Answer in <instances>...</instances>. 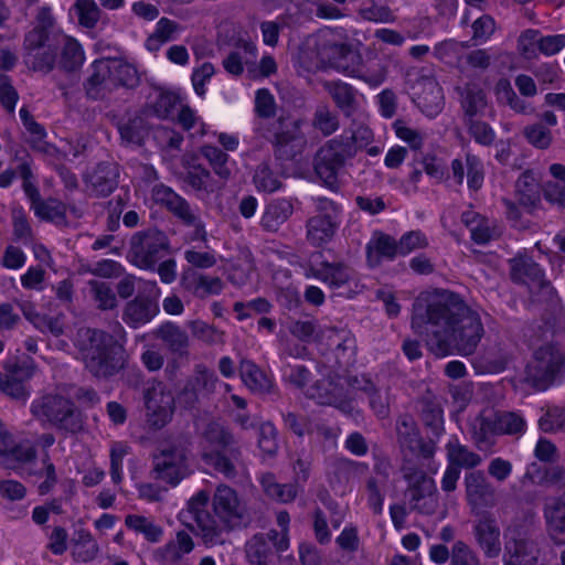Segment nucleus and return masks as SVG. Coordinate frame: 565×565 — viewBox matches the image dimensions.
<instances>
[{"label": "nucleus", "mask_w": 565, "mask_h": 565, "mask_svg": "<svg viewBox=\"0 0 565 565\" xmlns=\"http://www.w3.org/2000/svg\"><path fill=\"white\" fill-rule=\"evenodd\" d=\"M292 213L294 204L291 200L285 198L274 199L266 204L263 211L260 226L266 232L275 233L289 220Z\"/></svg>", "instance_id": "393cba45"}, {"label": "nucleus", "mask_w": 565, "mask_h": 565, "mask_svg": "<svg viewBox=\"0 0 565 565\" xmlns=\"http://www.w3.org/2000/svg\"><path fill=\"white\" fill-rule=\"evenodd\" d=\"M359 14L363 20L374 23H392L396 19L390 7L374 0L364 2L359 9Z\"/></svg>", "instance_id": "13d9d810"}, {"label": "nucleus", "mask_w": 565, "mask_h": 565, "mask_svg": "<svg viewBox=\"0 0 565 565\" xmlns=\"http://www.w3.org/2000/svg\"><path fill=\"white\" fill-rule=\"evenodd\" d=\"M146 290L147 295H138L124 306L121 319L129 328L138 329L149 323L160 311V288L157 282L148 281Z\"/></svg>", "instance_id": "2eb2a0df"}, {"label": "nucleus", "mask_w": 565, "mask_h": 565, "mask_svg": "<svg viewBox=\"0 0 565 565\" xmlns=\"http://www.w3.org/2000/svg\"><path fill=\"white\" fill-rule=\"evenodd\" d=\"M239 375L249 391L257 394L269 393L271 381L253 361L244 359L239 364Z\"/></svg>", "instance_id": "473e14b6"}, {"label": "nucleus", "mask_w": 565, "mask_h": 565, "mask_svg": "<svg viewBox=\"0 0 565 565\" xmlns=\"http://www.w3.org/2000/svg\"><path fill=\"white\" fill-rule=\"evenodd\" d=\"M450 565H481L478 554L463 541L452 544Z\"/></svg>", "instance_id": "774afa93"}, {"label": "nucleus", "mask_w": 565, "mask_h": 565, "mask_svg": "<svg viewBox=\"0 0 565 565\" xmlns=\"http://www.w3.org/2000/svg\"><path fill=\"white\" fill-rule=\"evenodd\" d=\"M279 533L270 530L266 535H254L245 546L246 558L249 565H265L273 563V545L277 542Z\"/></svg>", "instance_id": "5701e85b"}, {"label": "nucleus", "mask_w": 565, "mask_h": 565, "mask_svg": "<svg viewBox=\"0 0 565 565\" xmlns=\"http://www.w3.org/2000/svg\"><path fill=\"white\" fill-rule=\"evenodd\" d=\"M75 348L87 372L97 380H109L126 365L124 343L104 330L79 329Z\"/></svg>", "instance_id": "7ed1b4c3"}, {"label": "nucleus", "mask_w": 565, "mask_h": 565, "mask_svg": "<svg viewBox=\"0 0 565 565\" xmlns=\"http://www.w3.org/2000/svg\"><path fill=\"white\" fill-rule=\"evenodd\" d=\"M119 172L115 164L103 162L84 177L89 193L95 196H108L118 185Z\"/></svg>", "instance_id": "412c9836"}, {"label": "nucleus", "mask_w": 565, "mask_h": 565, "mask_svg": "<svg viewBox=\"0 0 565 565\" xmlns=\"http://www.w3.org/2000/svg\"><path fill=\"white\" fill-rule=\"evenodd\" d=\"M466 499L471 511L478 514L481 510L497 504V490L480 470L465 476Z\"/></svg>", "instance_id": "a211bd4d"}, {"label": "nucleus", "mask_w": 565, "mask_h": 565, "mask_svg": "<svg viewBox=\"0 0 565 565\" xmlns=\"http://www.w3.org/2000/svg\"><path fill=\"white\" fill-rule=\"evenodd\" d=\"M477 545L487 558H495L501 554V530L491 514H484L473 525Z\"/></svg>", "instance_id": "6ab92c4d"}, {"label": "nucleus", "mask_w": 565, "mask_h": 565, "mask_svg": "<svg viewBox=\"0 0 565 565\" xmlns=\"http://www.w3.org/2000/svg\"><path fill=\"white\" fill-rule=\"evenodd\" d=\"M179 103L178 94L169 90H158L154 98L148 102L145 113L160 119H167L172 115Z\"/></svg>", "instance_id": "ea45409f"}, {"label": "nucleus", "mask_w": 565, "mask_h": 565, "mask_svg": "<svg viewBox=\"0 0 565 565\" xmlns=\"http://www.w3.org/2000/svg\"><path fill=\"white\" fill-rule=\"evenodd\" d=\"M90 291L100 310H111L117 307V298L110 286L104 281L92 280Z\"/></svg>", "instance_id": "338daca9"}, {"label": "nucleus", "mask_w": 565, "mask_h": 565, "mask_svg": "<svg viewBox=\"0 0 565 565\" xmlns=\"http://www.w3.org/2000/svg\"><path fill=\"white\" fill-rule=\"evenodd\" d=\"M457 92L461 97L465 121L483 113L487 106L486 93L478 85L467 84L463 87H458Z\"/></svg>", "instance_id": "72a5a7b5"}, {"label": "nucleus", "mask_w": 565, "mask_h": 565, "mask_svg": "<svg viewBox=\"0 0 565 565\" xmlns=\"http://www.w3.org/2000/svg\"><path fill=\"white\" fill-rule=\"evenodd\" d=\"M153 335L161 340L172 353L180 356L188 354L189 337L178 324L164 322L153 331Z\"/></svg>", "instance_id": "c85d7f7f"}, {"label": "nucleus", "mask_w": 565, "mask_h": 565, "mask_svg": "<svg viewBox=\"0 0 565 565\" xmlns=\"http://www.w3.org/2000/svg\"><path fill=\"white\" fill-rule=\"evenodd\" d=\"M307 277H313L332 289H339L355 279L354 269L343 262H321L319 266L310 264Z\"/></svg>", "instance_id": "aec40b11"}, {"label": "nucleus", "mask_w": 565, "mask_h": 565, "mask_svg": "<svg viewBox=\"0 0 565 565\" xmlns=\"http://www.w3.org/2000/svg\"><path fill=\"white\" fill-rule=\"evenodd\" d=\"M200 151L218 177L222 179L230 177L231 170L226 166L228 156L225 152L212 145L202 146Z\"/></svg>", "instance_id": "e2e57ef3"}, {"label": "nucleus", "mask_w": 565, "mask_h": 565, "mask_svg": "<svg viewBox=\"0 0 565 565\" xmlns=\"http://www.w3.org/2000/svg\"><path fill=\"white\" fill-rule=\"evenodd\" d=\"M537 425L546 434L565 433V406H548Z\"/></svg>", "instance_id": "864d4df0"}, {"label": "nucleus", "mask_w": 565, "mask_h": 565, "mask_svg": "<svg viewBox=\"0 0 565 565\" xmlns=\"http://www.w3.org/2000/svg\"><path fill=\"white\" fill-rule=\"evenodd\" d=\"M19 172L22 179V189L30 201V207L34 215L42 221L52 222L56 225H66L67 205L54 198L42 199L39 189L32 182L33 173L28 160H22L19 163Z\"/></svg>", "instance_id": "9b49d317"}, {"label": "nucleus", "mask_w": 565, "mask_h": 565, "mask_svg": "<svg viewBox=\"0 0 565 565\" xmlns=\"http://www.w3.org/2000/svg\"><path fill=\"white\" fill-rule=\"evenodd\" d=\"M260 484L265 493L281 503L294 501L298 494V486L295 483H278L271 472H266L260 477Z\"/></svg>", "instance_id": "58836bf2"}, {"label": "nucleus", "mask_w": 565, "mask_h": 565, "mask_svg": "<svg viewBox=\"0 0 565 565\" xmlns=\"http://www.w3.org/2000/svg\"><path fill=\"white\" fill-rule=\"evenodd\" d=\"M31 414L58 430L75 434L83 428L81 412L75 404L61 394L47 393L31 403Z\"/></svg>", "instance_id": "0eeeda50"}, {"label": "nucleus", "mask_w": 565, "mask_h": 565, "mask_svg": "<svg viewBox=\"0 0 565 565\" xmlns=\"http://www.w3.org/2000/svg\"><path fill=\"white\" fill-rule=\"evenodd\" d=\"M397 256H399L397 241L388 234L375 232L366 245L369 265L376 267L383 260H393Z\"/></svg>", "instance_id": "b1692460"}, {"label": "nucleus", "mask_w": 565, "mask_h": 565, "mask_svg": "<svg viewBox=\"0 0 565 565\" xmlns=\"http://www.w3.org/2000/svg\"><path fill=\"white\" fill-rule=\"evenodd\" d=\"M153 477L171 486H177L189 476L186 449L180 441L162 445L153 455Z\"/></svg>", "instance_id": "f8f14e48"}, {"label": "nucleus", "mask_w": 565, "mask_h": 565, "mask_svg": "<svg viewBox=\"0 0 565 565\" xmlns=\"http://www.w3.org/2000/svg\"><path fill=\"white\" fill-rule=\"evenodd\" d=\"M199 298H205L210 295H218L223 289V282L218 277L206 275L195 276L186 286Z\"/></svg>", "instance_id": "680f3d73"}, {"label": "nucleus", "mask_w": 565, "mask_h": 565, "mask_svg": "<svg viewBox=\"0 0 565 565\" xmlns=\"http://www.w3.org/2000/svg\"><path fill=\"white\" fill-rule=\"evenodd\" d=\"M257 57V47L250 41H239L235 49L223 60L225 71L232 75H241L244 64L254 63Z\"/></svg>", "instance_id": "2f4dec72"}, {"label": "nucleus", "mask_w": 565, "mask_h": 565, "mask_svg": "<svg viewBox=\"0 0 565 565\" xmlns=\"http://www.w3.org/2000/svg\"><path fill=\"white\" fill-rule=\"evenodd\" d=\"M125 525L129 530L138 534H142L147 541L152 543L159 542L163 534L161 526L157 525L150 519L138 514L127 515L125 519Z\"/></svg>", "instance_id": "49530a36"}, {"label": "nucleus", "mask_w": 565, "mask_h": 565, "mask_svg": "<svg viewBox=\"0 0 565 565\" xmlns=\"http://www.w3.org/2000/svg\"><path fill=\"white\" fill-rule=\"evenodd\" d=\"M495 94L500 103L510 106L515 113L527 115L534 111L533 107L519 97L505 79L499 81L495 86Z\"/></svg>", "instance_id": "09e8293b"}, {"label": "nucleus", "mask_w": 565, "mask_h": 565, "mask_svg": "<svg viewBox=\"0 0 565 565\" xmlns=\"http://www.w3.org/2000/svg\"><path fill=\"white\" fill-rule=\"evenodd\" d=\"M312 126L327 137L335 132L339 129L340 124L335 113H333L328 106L320 105L315 110Z\"/></svg>", "instance_id": "bf43d9fd"}, {"label": "nucleus", "mask_w": 565, "mask_h": 565, "mask_svg": "<svg viewBox=\"0 0 565 565\" xmlns=\"http://www.w3.org/2000/svg\"><path fill=\"white\" fill-rule=\"evenodd\" d=\"M0 391L12 399L25 402L30 396V390L21 380L14 379L7 372L0 373Z\"/></svg>", "instance_id": "0e129e2a"}, {"label": "nucleus", "mask_w": 565, "mask_h": 565, "mask_svg": "<svg viewBox=\"0 0 565 565\" xmlns=\"http://www.w3.org/2000/svg\"><path fill=\"white\" fill-rule=\"evenodd\" d=\"M22 51L23 63L30 71L49 74L57 64L56 34L49 38L36 32L24 34Z\"/></svg>", "instance_id": "ddd939ff"}, {"label": "nucleus", "mask_w": 565, "mask_h": 565, "mask_svg": "<svg viewBox=\"0 0 565 565\" xmlns=\"http://www.w3.org/2000/svg\"><path fill=\"white\" fill-rule=\"evenodd\" d=\"M540 175L533 169L523 171L514 184V194L518 203L529 212L541 204Z\"/></svg>", "instance_id": "4be33fe9"}, {"label": "nucleus", "mask_w": 565, "mask_h": 565, "mask_svg": "<svg viewBox=\"0 0 565 565\" xmlns=\"http://www.w3.org/2000/svg\"><path fill=\"white\" fill-rule=\"evenodd\" d=\"M326 88L342 114L351 117L358 108L356 90L340 81L328 83Z\"/></svg>", "instance_id": "f704fd0d"}, {"label": "nucleus", "mask_w": 565, "mask_h": 565, "mask_svg": "<svg viewBox=\"0 0 565 565\" xmlns=\"http://www.w3.org/2000/svg\"><path fill=\"white\" fill-rule=\"evenodd\" d=\"M351 143L345 135H341L327 141L316 154L315 171L331 190L338 188L339 171L344 167L348 159L354 157V149Z\"/></svg>", "instance_id": "9d476101"}, {"label": "nucleus", "mask_w": 565, "mask_h": 565, "mask_svg": "<svg viewBox=\"0 0 565 565\" xmlns=\"http://www.w3.org/2000/svg\"><path fill=\"white\" fill-rule=\"evenodd\" d=\"M462 223L469 228L471 239L479 245L489 243L494 237L491 222L475 211H466L461 215Z\"/></svg>", "instance_id": "c9c22d12"}, {"label": "nucleus", "mask_w": 565, "mask_h": 565, "mask_svg": "<svg viewBox=\"0 0 565 565\" xmlns=\"http://www.w3.org/2000/svg\"><path fill=\"white\" fill-rule=\"evenodd\" d=\"M497 428L495 412L490 415L481 413L470 424L472 439L479 446L497 436Z\"/></svg>", "instance_id": "de8ad7c7"}, {"label": "nucleus", "mask_w": 565, "mask_h": 565, "mask_svg": "<svg viewBox=\"0 0 565 565\" xmlns=\"http://www.w3.org/2000/svg\"><path fill=\"white\" fill-rule=\"evenodd\" d=\"M510 276L516 284H524L531 290L537 288L546 296H553L554 289L545 279L543 269L527 256H516L510 260Z\"/></svg>", "instance_id": "f3484780"}, {"label": "nucleus", "mask_w": 565, "mask_h": 565, "mask_svg": "<svg viewBox=\"0 0 565 565\" xmlns=\"http://www.w3.org/2000/svg\"><path fill=\"white\" fill-rule=\"evenodd\" d=\"M446 451L449 465L456 466L459 470L460 468L472 469L482 461L480 455L461 445L457 438H452L447 443Z\"/></svg>", "instance_id": "e433bc0d"}, {"label": "nucleus", "mask_w": 565, "mask_h": 565, "mask_svg": "<svg viewBox=\"0 0 565 565\" xmlns=\"http://www.w3.org/2000/svg\"><path fill=\"white\" fill-rule=\"evenodd\" d=\"M544 516L553 537L565 534V493L545 504Z\"/></svg>", "instance_id": "79ce46f5"}, {"label": "nucleus", "mask_w": 565, "mask_h": 565, "mask_svg": "<svg viewBox=\"0 0 565 565\" xmlns=\"http://www.w3.org/2000/svg\"><path fill=\"white\" fill-rule=\"evenodd\" d=\"M56 53L60 54V60H57L60 66L67 72L79 68L85 60L78 41L64 33H56Z\"/></svg>", "instance_id": "a878e982"}, {"label": "nucleus", "mask_w": 565, "mask_h": 565, "mask_svg": "<svg viewBox=\"0 0 565 565\" xmlns=\"http://www.w3.org/2000/svg\"><path fill=\"white\" fill-rule=\"evenodd\" d=\"M524 138L536 149H547L552 141V131L543 122L529 125L523 130Z\"/></svg>", "instance_id": "69168bd1"}, {"label": "nucleus", "mask_w": 565, "mask_h": 565, "mask_svg": "<svg viewBox=\"0 0 565 565\" xmlns=\"http://www.w3.org/2000/svg\"><path fill=\"white\" fill-rule=\"evenodd\" d=\"M145 422L149 429L160 430L173 417L175 402L173 394L160 382L143 390Z\"/></svg>", "instance_id": "4468645a"}, {"label": "nucleus", "mask_w": 565, "mask_h": 565, "mask_svg": "<svg viewBox=\"0 0 565 565\" xmlns=\"http://www.w3.org/2000/svg\"><path fill=\"white\" fill-rule=\"evenodd\" d=\"M308 45L315 51L321 65L333 67L372 86H377L384 81L382 71L372 75L364 71L362 56L352 50V46L348 43V34L342 28L319 30L308 42Z\"/></svg>", "instance_id": "20e7f679"}, {"label": "nucleus", "mask_w": 565, "mask_h": 565, "mask_svg": "<svg viewBox=\"0 0 565 565\" xmlns=\"http://www.w3.org/2000/svg\"><path fill=\"white\" fill-rule=\"evenodd\" d=\"M118 131L121 142L126 146H142L148 136V127L141 117H134L119 124Z\"/></svg>", "instance_id": "c03bdc74"}, {"label": "nucleus", "mask_w": 565, "mask_h": 565, "mask_svg": "<svg viewBox=\"0 0 565 565\" xmlns=\"http://www.w3.org/2000/svg\"><path fill=\"white\" fill-rule=\"evenodd\" d=\"M72 10L77 17L78 24L85 29H94L102 15L95 0H75Z\"/></svg>", "instance_id": "8fccbe9b"}, {"label": "nucleus", "mask_w": 565, "mask_h": 565, "mask_svg": "<svg viewBox=\"0 0 565 565\" xmlns=\"http://www.w3.org/2000/svg\"><path fill=\"white\" fill-rule=\"evenodd\" d=\"M75 535L74 558L82 563L95 559L99 553V546L93 535L84 529L76 531Z\"/></svg>", "instance_id": "a18cd8bd"}, {"label": "nucleus", "mask_w": 565, "mask_h": 565, "mask_svg": "<svg viewBox=\"0 0 565 565\" xmlns=\"http://www.w3.org/2000/svg\"><path fill=\"white\" fill-rule=\"evenodd\" d=\"M333 475L339 482H348L355 476H362L369 470L364 462L351 460L349 458H335L332 462Z\"/></svg>", "instance_id": "4d7b16f0"}, {"label": "nucleus", "mask_w": 565, "mask_h": 565, "mask_svg": "<svg viewBox=\"0 0 565 565\" xmlns=\"http://www.w3.org/2000/svg\"><path fill=\"white\" fill-rule=\"evenodd\" d=\"M92 70L93 72L85 83L86 94L92 99L104 98L107 93L113 90L107 61H95Z\"/></svg>", "instance_id": "cd10ccee"}, {"label": "nucleus", "mask_w": 565, "mask_h": 565, "mask_svg": "<svg viewBox=\"0 0 565 565\" xmlns=\"http://www.w3.org/2000/svg\"><path fill=\"white\" fill-rule=\"evenodd\" d=\"M109 75L113 82V89L117 86L134 88L139 84V75L137 68L122 61H107Z\"/></svg>", "instance_id": "a19ab883"}, {"label": "nucleus", "mask_w": 565, "mask_h": 565, "mask_svg": "<svg viewBox=\"0 0 565 565\" xmlns=\"http://www.w3.org/2000/svg\"><path fill=\"white\" fill-rule=\"evenodd\" d=\"M353 387L364 393L369 405L377 418H386L390 415V402L386 393L381 392L377 386L367 377L354 379Z\"/></svg>", "instance_id": "c756f323"}, {"label": "nucleus", "mask_w": 565, "mask_h": 565, "mask_svg": "<svg viewBox=\"0 0 565 565\" xmlns=\"http://www.w3.org/2000/svg\"><path fill=\"white\" fill-rule=\"evenodd\" d=\"M212 507L214 515L202 514L200 519L202 543L207 547L224 544L226 535L243 523L246 513L237 492L226 484L216 488Z\"/></svg>", "instance_id": "39448f33"}, {"label": "nucleus", "mask_w": 565, "mask_h": 565, "mask_svg": "<svg viewBox=\"0 0 565 565\" xmlns=\"http://www.w3.org/2000/svg\"><path fill=\"white\" fill-rule=\"evenodd\" d=\"M289 332L303 343H310L319 339L320 327L316 319H297L289 323Z\"/></svg>", "instance_id": "052dcab7"}, {"label": "nucleus", "mask_w": 565, "mask_h": 565, "mask_svg": "<svg viewBox=\"0 0 565 565\" xmlns=\"http://www.w3.org/2000/svg\"><path fill=\"white\" fill-rule=\"evenodd\" d=\"M25 472L29 477L41 480L38 484V492L40 495L50 493L58 482L56 468L47 451L42 454L40 462L35 459L31 465L26 466Z\"/></svg>", "instance_id": "bb28decb"}, {"label": "nucleus", "mask_w": 565, "mask_h": 565, "mask_svg": "<svg viewBox=\"0 0 565 565\" xmlns=\"http://www.w3.org/2000/svg\"><path fill=\"white\" fill-rule=\"evenodd\" d=\"M209 502V494L204 491L198 492L188 504L186 514L193 521V524H189L190 530L202 540V524L200 522L202 514H211L206 511V504Z\"/></svg>", "instance_id": "6e6d98bb"}, {"label": "nucleus", "mask_w": 565, "mask_h": 565, "mask_svg": "<svg viewBox=\"0 0 565 565\" xmlns=\"http://www.w3.org/2000/svg\"><path fill=\"white\" fill-rule=\"evenodd\" d=\"M209 449L203 461L227 479H234L245 469L243 452L234 434L217 420H210L200 433Z\"/></svg>", "instance_id": "423d86ee"}, {"label": "nucleus", "mask_w": 565, "mask_h": 565, "mask_svg": "<svg viewBox=\"0 0 565 565\" xmlns=\"http://www.w3.org/2000/svg\"><path fill=\"white\" fill-rule=\"evenodd\" d=\"M183 225L193 227L191 241H205L206 232L198 212L189 202L180 196L169 210Z\"/></svg>", "instance_id": "7c9ffc66"}, {"label": "nucleus", "mask_w": 565, "mask_h": 565, "mask_svg": "<svg viewBox=\"0 0 565 565\" xmlns=\"http://www.w3.org/2000/svg\"><path fill=\"white\" fill-rule=\"evenodd\" d=\"M565 374V350L558 344L539 347L526 366V381L536 390L544 391Z\"/></svg>", "instance_id": "6e6552de"}, {"label": "nucleus", "mask_w": 565, "mask_h": 565, "mask_svg": "<svg viewBox=\"0 0 565 565\" xmlns=\"http://www.w3.org/2000/svg\"><path fill=\"white\" fill-rule=\"evenodd\" d=\"M497 417V434L508 435L520 438L526 431V420L516 412L498 411Z\"/></svg>", "instance_id": "37998d69"}, {"label": "nucleus", "mask_w": 565, "mask_h": 565, "mask_svg": "<svg viewBox=\"0 0 565 565\" xmlns=\"http://www.w3.org/2000/svg\"><path fill=\"white\" fill-rule=\"evenodd\" d=\"M217 383L218 379L213 370L203 364H198L181 391L180 399L188 407H193L202 398H209L213 395Z\"/></svg>", "instance_id": "dca6fc26"}, {"label": "nucleus", "mask_w": 565, "mask_h": 565, "mask_svg": "<svg viewBox=\"0 0 565 565\" xmlns=\"http://www.w3.org/2000/svg\"><path fill=\"white\" fill-rule=\"evenodd\" d=\"M285 426L290 429L295 435L302 437L310 435L315 430L321 435L328 436L329 429L322 425L313 423L306 416H298L295 413H286L282 415Z\"/></svg>", "instance_id": "3c124183"}, {"label": "nucleus", "mask_w": 565, "mask_h": 565, "mask_svg": "<svg viewBox=\"0 0 565 565\" xmlns=\"http://www.w3.org/2000/svg\"><path fill=\"white\" fill-rule=\"evenodd\" d=\"M411 328L436 358L476 352L484 335L480 315L449 289L422 291L412 306Z\"/></svg>", "instance_id": "f257e3e1"}, {"label": "nucleus", "mask_w": 565, "mask_h": 565, "mask_svg": "<svg viewBox=\"0 0 565 565\" xmlns=\"http://www.w3.org/2000/svg\"><path fill=\"white\" fill-rule=\"evenodd\" d=\"M335 227V220L330 218L329 215L312 216L307 222L308 241L316 246H320L332 238Z\"/></svg>", "instance_id": "4c0bfd02"}, {"label": "nucleus", "mask_w": 565, "mask_h": 565, "mask_svg": "<svg viewBox=\"0 0 565 565\" xmlns=\"http://www.w3.org/2000/svg\"><path fill=\"white\" fill-rule=\"evenodd\" d=\"M128 257L140 269L154 270L169 252L170 242L164 232L151 227L132 234Z\"/></svg>", "instance_id": "1a4fd4ad"}, {"label": "nucleus", "mask_w": 565, "mask_h": 565, "mask_svg": "<svg viewBox=\"0 0 565 565\" xmlns=\"http://www.w3.org/2000/svg\"><path fill=\"white\" fill-rule=\"evenodd\" d=\"M255 113L262 119L256 130L271 145L275 159L281 163L297 161L307 147L305 120L290 115L269 120L276 114V102L265 88L256 92Z\"/></svg>", "instance_id": "f03ea898"}, {"label": "nucleus", "mask_w": 565, "mask_h": 565, "mask_svg": "<svg viewBox=\"0 0 565 565\" xmlns=\"http://www.w3.org/2000/svg\"><path fill=\"white\" fill-rule=\"evenodd\" d=\"M253 182L258 191L273 193L278 191L282 182L268 163L263 162L255 169Z\"/></svg>", "instance_id": "5fc2aeb1"}, {"label": "nucleus", "mask_w": 565, "mask_h": 565, "mask_svg": "<svg viewBox=\"0 0 565 565\" xmlns=\"http://www.w3.org/2000/svg\"><path fill=\"white\" fill-rule=\"evenodd\" d=\"M194 548L191 535L184 531H179L175 539L168 542L163 547V556L170 562L180 561L185 554Z\"/></svg>", "instance_id": "603ef678"}]
</instances>
